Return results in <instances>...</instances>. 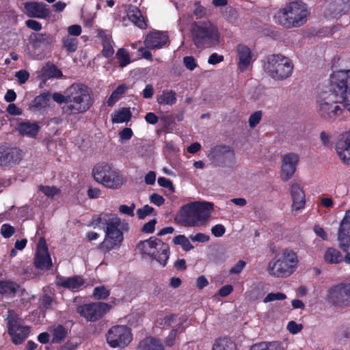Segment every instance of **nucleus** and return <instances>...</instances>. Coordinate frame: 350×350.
I'll return each mask as SVG.
<instances>
[{"instance_id":"nucleus-1","label":"nucleus","mask_w":350,"mask_h":350,"mask_svg":"<svg viewBox=\"0 0 350 350\" xmlns=\"http://www.w3.org/2000/svg\"><path fill=\"white\" fill-rule=\"evenodd\" d=\"M347 76L343 69L335 70L330 75L328 91H323L319 95L318 113L327 120H333L340 116L343 111L338 103H342L347 109V103L350 98L347 92Z\"/></svg>"},{"instance_id":"nucleus-2","label":"nucleus","mask_w":350,"mask_h":350,"mask_svg":"<svg viewBox=\"0 0 350 350\" xmlns=\"http://www.w3.org/2000/svg\"><path fill=\"white\" fill-rule=\"evenodd\" d=\"M52 98L58 104L65 103L62 111L68 116L83 114L94 104L92 90L81 83H72L66 90L64 94L53 93Z\"/></svg>"},{"instance_id":"nucleus-3","label":"nucleus","mask_w":350,"mask_h":350,"mask_svg":"<svg viewBox=\"0 0 350 350\" xmlns=\"http://www.w3.org/2000/svg\"><path fill=\"white\" fill-rule=\"evenodd\" d=\"M105 232L104 241L99 248L105 252L120 248L124 240V232L129 230V225L115 214H101L94 219Z\"/></svg>"},{"instance_id":"nucleus-4","label":"nucleus","mask_w":350,"mask_h":350,"mask_svg":"<svg viewBox=\"0 0 350 350\" xmlns=\"http://www.w3.org/2000/svg\"><path fill=\"white\" fill-rule=\"evenodd\" d=\"M213 211V204L195 202L183 206L176 217L178 222L185 226H200L206 223Z\"/></svg>"},{"instance_id":"nucleus-5","label":"nucleus","mask_w":350,"mask_h":350,"mask_svg":"<svg viewBox=\"0 0 350 350\" xmlns=\"http://www.w3.org/2000/svg\"><path fill=\"white\" fill-rule=\"evenodd\" d=\"M190 36L193 44L198 49L215 46L220 42L218 28L209 21L192 23L190 28Z\"/></svg>"},{"instance_id":"nucleus-6","label":"nucleus","mask_w":350,"mask_h":350,"mask_svg":"<svg viewBox=\"0 0 350 350\" xmlns=\"http://www.w3.org/2000/svg\"><path fill=\"white\" fill-rule=\"evenodd\" d=\"M310 13L307 4L292 1L278 12L276 22L287 29L299 27L306 23Z\"/></svg>"},{"instance_id":"nucleus-7","label":"nucleus","mask_w":350,"mask_h":350,"mask_svg":"<svg viewBox=\"0 0 350 350\" xmlns=\"http://www.w3.org/2000/svg\"><path fill=\"white\" fill-rule=\"evenodd\" d=\"M297 263L296 253L286 249L275 260L269 262L267 271L271 275L276 278H286L295 271Z\"/></svg>"},{"instance_id":"nucleus-8","label":"nucleus","mask_w":350,"mask_h":350,"mask_svg":"<svg viewBox=\"0 0 350 350\" xmlns=\"http://www.w3.org/2000/svg\"><path fill=\"white\" fill-rule=\"evenodd\" d=\"M137 247L142 254L155 259L163 266L166 265L170 256V247L161 239L150 237L139 241Z\"/></svg>"},{"instance_id":"nucleus-9","label":"nucleus","mask_w":350,"mask_h":350,"mask_svg":"<svg viewBox=\"0 0 350 350\" xmlns=\"http://www.w3.org/2000/svg\"><path fill=\"white\" fill-rule=\"evenodd\" d=\"M264 68L271 78L282 80L291 75L293 65L288 57L280 54H273L267 57Z\"/></svg>"},{"instance_id":"nucleus-10","label":"nucleus","mask_w":350,"mask_h":350,"mask_svg":"<svg viewBox=\"0 0 350 350\" xmlns=\"http://www.w3.org/2000/svg\"><path fill=\"white\" fill-rule=\"evenodd\" d=\"M94 180L105 187L116 189L124 183V178L114 170L110 165L101 163H98L92 170Z\"/></svg>"},{"instance_id":"nucleus-11","label":"nucleus","mask_w":350,"mask_h":350,"mask_svg":"<svg viewBox=\"0 0 350 350\" xmlns=\"http://www.w3.org/2000/svg\"><path fill=\"white\" fill-rule=\"evenodd\" d=\"M29 46L27 51L32 59H42L46 51L50 49L55 42V38L49 33L32 32L29 36Z\"/></svg>"},{"instance_id":"nucleus-12","label":"nucleus","mask_w":350,"mask_h":350,"mask_svg":"<svg viewBox=\"0 0 350 350\" xmlns=\"http://www.w3.org/2000/svg\"><path fill=\"white\" fill-rule=\"evenodd\" d=\"M8 323V332L14 345L23 343L27 338L29 327L24 325L23 320L13 311L8 310V317L5 319Z\"/></svg>"},{"instance_id":"nucleus-13","label":"nucleus","mask_w":350,"mask_h":350,"mask_svg":"<svg viewBox=\"0 0 350 350\" xmlns=\"http://www.w3.org/2000/svg\"><path fill=\"white\" fill-rule=\"evenodd\" d=\"M106 338L111 347L124 348L131 342L132 333L126 325H116L108 330Z\"/></svg>"},{"instance_id":"nucleus-14","label":"nucleus","mask_w":350,"mask_h":350,"mask_svg":"<svg viewBox=\"0 0 350 350\" xmlns=\"http://www.w3.org/2000/svg\"><path fill=\"white\" fill-rule=\"evenodd\" d=\"M111 309V306L104 302H94L77 307V311L88 321L100 319Z\"/></svg>"},{"instance_id":"nucleus-15","label":"nucleus","mask_w":350,"mask_h":350,"mask_svg":"<svg viewBox=\"0 0 350 350\" xmlns=\"http://www.w3.org/2000/svg\"><path fill=\"white\" fill-rule=\"evenodd\" d=\"M328 301L335 306H350V284H340L332 286L327 295Z\"/></svg>"},{"instance_id":"nucleus-16","label":"nucleus","mask_w":350,"mask_h":350,"mask_svg":"<svg viewBox=\"0 0 350 350\" xmlns=\"http://www.w3.org/2000/svg\"><path fill=\"white\" fill-rule=\"evenodd\" d=\"M34 265L40 269H49L52 267L51 258L44 238L40 239L38 241Z\"/></svg>"},{"instance_id":"nucleus-17","label":"nucleus","mask_w":350,"mask_h":350,"mask_svg":"<svg viewBox=\"0 0 350 350\" xmlns=\"http://www.w3.org/2000/svg\"><path fill=\"white\" fill-rule=\"evenodd\" d=\"M299 161L297 154H282L280 177L286 182L294 175Z\"/></svg>"},{"instance_id":"nucleus-18","label":"nucleus","mask_w":350,"mask_h":350,"mask_svg":"<svg viewBox=\"0 0 350 350\" xmlns=\"http://www.w3.org/2000/svg\"><path fill=\"white\" fill-rule=\"evenodd\" d=\"M26 15L30 18L46 19L50 15L47 5L42 2L27 1L24 3Z\"/></svg>"},{"instance_id":"nucleus-19","label":"nucleus","mask_w":350,"mask_h":350,"mask_svg":"<svg viewBox=\"0 0 350 350\" xmlns=\"http://www.w3.org/2000/svg\"><path fill=\"white\" fill-rule=\"evenodd\" d=\"M170 43V39L166 32L154 31L149 32L144 40V44L149 49H159Z\"/></svg>"},{"instance_id":"nucleus-20","label":"nucleus","mask_w":350,"mask_h":350,"mask_svg":"<svg viewBox=\"0 0 350 350\" xmlns=\"http://www.w3.org/2000/svg\"><path fill=\"white\" fill-rule=\"evenodd\" d=\"M237 57L239 58L238 68L240 72L245 71L252 62V52L249 47L243 44L237 46Z\"/></svg>"},{"instance_id":"nucleus-21","label":"nucleus","mask_w":350,"mask_h":350,"mask_svg":"<svg viewBox=\"0 0 350 350\" xmlns=\"http://www.w3.org/2000/svg\"><path fill=\"white\" fill-rule=\"evenodd\" d=\"M350 224L344 218L341 223L338 233V240L340 247L344 251L347 252L350 248Z\"/></svg>"},{"instance_id":"nucleus-22","label":"nucleus","mask_w":350,"mask_h":350,"mask_svg":"<svg viewBox=\"0 0 350 350\" xmlns=\"http://www.w3.org/2000/svg\"><path fill=\"white\" fill-rule=\"evenodd\" d=\"M291 194L293 199V210L302 209L306 203L305 193L297 184H293L291 187Z\"/></svg>"},{"instance_id":"nucleus-23","label":"nucleus","mask_w":350,"mask_h":350,"mask_svg":"<svg viewBox=\"0 0 350 350\" xmlns=\"http://www.w3.org/2000/svg\"><path fill=\"white\" fill-rule=\"evenodd\" d=\"M127 16L130 21L142 29L147 28V23L142 16L140 10L135 5H129Z\"/></svg>"},{"instance_id":"nucleus-24","label":"nucleus","mask_w":350,"mask_h":350,"mask_svg":"<svg viewBox=\"0 0 350 350\" xmlns=\"http://www.w3.org/2000/svg\"><path fill=\"white\" fill-rule=\"evenodd\" d=\"M40 129V126H39L38 122H22L18 124V131L23 136L26 135L31 137H35L38 135Z\"/></svg>"},{"instance_id":"nucleus-25","label":"nucleus","mask_w":350,"mask_h":350,"mask_svg":"<svg viewBox=\"0 0 350 350\" xmlns=\"http://www.w3.org/2000/svg\"><path fill=\"white\" fill-rule=\"evenodd\" d=\"M334 144L336 153H350V131L340 133Z\"/></svg>"},{"instance_id":"nucleus-26","label":"nucleus","mask_w":350,"mask_h":350,"mask_svg":"<svg viewBox=\"0 0 350 350\" xmlns=\"http://www.w3.org/2000/svg\"><path fill=\"white\" fill-rule=\"evenodd\" d=\"M84 283L83 280L79 276L70 278L61 277L57 279V284L72 291L78 290Z\"/></svg>"},{"instance_id":"nucleus-27","label":"nucleus","mask_w":350,"mask_h":350,"mask_svg":"<svg viewBox=\"0 0 350 350\" xmlns=\"http://www.w3.org/2000/svg\"><path fill=\"white\" fill-rule=\"evenodd\" d=\"M137 350H165L161 341L156 338L146 337L141 340Z\"/></svg>"},{"instance_id":"nucleus-28","label":"nucleus","mask_w":350,"mask_h":350,"mask_svg":"<svg viewBox=\"0 0 350 350\" xmlns=\"http://www.w3.org/2000/svg\"><path fill=\"white\" fill-rule=\"evenodd\" d=\"M63 77L62 70L55 64L48 62L41 70V77L44 79H60Z\"/></svg>"},{"instance_id":"nucleus-29","label":"nucleus","mask_w":350,"mask_h":350,"mask_svg":"<svg viewBox=\"0 0 350 350\" xmlns=\"http://www.w3.org/2000/svg\"><path fill=\"white\" fill-rule=\"evenodd\" d=\"M350 10V0H335L332 8L331 14L332 17L338 18L346 14Z\"/></svg>"},{"instance_id":"nucleus-30","label":"nucleus","mask_w":350,"mask_h":350,"mask_svg":"<svg viewBox=\"0 0 350 350\" xmlns=\"http://www.w3.org/2000/svg\"><path fill=\"white\" fill-rule=\"evenodd\" d=\"M176 94L172 90H164L157 96V101L159 105H173L176 103Z\"/></svg>"},{"instance_id":"nucleus-31","label":"nucleus","mask_w":350,"mask_h":350,"mask_svg":"<svg viewBox=\"0 0 350 350\" xmlns=\"http://www.w3.org/2000/svg\"><path fill=\"white\" fill-rule=\"evenodd\" d=\"M131 117L132 113L130 108L122 107L111 114V122L113 123H123L129 122Z\"/></svg>"},{"instance_id":"nucleus-32","label":"nucleus","mask_w":350,"mask_h":350,"mask_svg":"<svg viewBox=\"0 0 350 350\" xmlns=\"http://www.w3.org/2000/svg\"><path fill=\"white\" fill-rule=\"evenodd\" d=\"M50 98V94L49 93L40 94L36 96L31 102L29 105L30 110L33 111H37L44 107Z\"/></svg>"},{"instance_id":"nucleus-33","label":"nucleus","mask_w":350,"mask_h":350,"mask_svg":"<svg viewBox=\"0 0 350 350\" xmlns=\"http://www.w3.org/2000/svg\"><path fill=\"white\" fill-rule=\"evenodd\" d=\"M52 342L59 343L64 340L67 334V329L62 325H53L51 327Z\"/></svg>"},{"instance_id":"nucleus-34","label":"nucleus","mask_w":350,"mask_h":350,"mask_svg":"<svg viewBox=\"0 0 350 350\" xmlns=\"http://www.w3.org/2000/svg\"><path fill=\"white\" fill-rule=\"evenodd\" d=\"M250 350H284V347L280 342H262L253 345Z\"/></svg>"},{"instance_id":"nucleus-35","label":"nucleus","mask_w":350,"mask_h":350,"mask_svg":"<svg viewBox=\"0 0 350 350\" xmlns=\"http://www.w3.org/2000/svg\"><path fill=\"white\" fill-rule=\"evenodd\" d=\"M236 345L227 338L217 339L213 346L212 350H235Z\"/></svg>"},{"instance_id":"nucleus-36","label":"nucleus","mask_w":350,"mask_h":350,"mask_svg":"<svg viewBox=\"0 0 350 350\" xmlns=\"http://www.w3.org/2000/svg\"><path fill=\"white\" fill-rule=\"evenodd\" d=\"M127 87L124 84L118 85L111 94L109 96L107 100V104L109 107H112L116 102L125 94Z\"/></svg>"},{"instance_id":"nucleus-37","label":"nucleus","mask_w":350,"mask_h":350,"mask_svg":"<svg viewBox=\"0 0 350 350\" xmlns=\"http://www.w3.org/2000/svg\"><path fill=\"white\" fill-rule=\"evenodd\" d=\"M116 58L120 68H124L131 62L130 55L124 48H120L117 51Z\"/></svg>"},{"instance_id":"nucleus-38","label":"nucleus","mask_w":350,"mask_h":350,"mask_svg":"<svg viewBox=\"0 0 350 350\" xmlns=\"http://www.w3.org/2000/svg\"><path fill=\"white\" fill-rule=\"evenodd\" d=\"M19 286L16 282L9 280L0 281V294H15Z\"/></svg>"},{"instance_id":"nucleus-39","label":"nucleus","mask_w":350,"mask_h":350,"mask_svg":"<svg viewBox=\"0 0 350 350\" xmlns=\"http://www.w3.org/2000/svg\"><path fill=\"white\" fill-rule=\"evenodd\" d=\"M324 259L328 263H338L342 260L340 252L334 248H329L324 254Z\"/></svg>"},{"instance_id":"nucleus-40","label":"nucleus","mask_w":350,"mask_h":350,"mask_svg":"<svg viewBox=\"0 0 350 350\" xmlns=\"http://www.w3.org/2000/svg\"><path fill=\"white\" fill-rule=\"evenodd\" d=\"M21 154H0V166H10L21 160Z\"/></svg>"},{"instance_id":"nucleus-41","label":"nucleus","mask_w":350,"mask_h":350,"mask_svg":"<svg viewBox=\"0 0 350 350\" xmlns=\"http://www.w3.org/2000/svg\"><path fill=\"white\" fill-rule=\"evenodd\" d=\"M62 44L68 52L72 53L77 51L79 42L78 39L68 36L63 38Z\"/></svg>"},{"instance_id":"nucleus-42","label":"nucleus","mask_w":350,"mask_h":350,"mask_svg":"<svg viewBox=\"0 0 350 350\" xmlns=\"http://www.w3.org/2000/svg\"><path fill=\"white\" fill-rule=\"evenodd\" d=\"M173 243L175 245H180L185 251H189L193 249V246L185 235H178L174 237Z\"/></svg>"},{"instance_id":"nucleus-43","label":"nucleus","mask_w":350,"mask_h":350,"mask_svg":"<svg viewBox=\"0 0 350 350\" xmlns=\"http://www.w3.org/2000/svg\"><path fill=\"white\" fill-rule=\"evenodd\" d=\"M222 16L228 22L234 23L238 18V12L235 8L228 6L223 11Z\"/></svg>"},{"instance_id":"nucleus-44","label":"nucleus","mask_w":350,"mask_h":350,"mask_svg":"<svg viewBox=\"0 0 350 350\" xmlns=\"http://www.w3.org/2000/svg\"><path fill=\"white\" fill-rule=\"evenodd\" d=\"M332 134L329 132L323 131L320 133L319 139L321 144L325 148H331L332 147Z\"/></svg>"},{"instance_id":"nucleus-45","label":"nucleus","mask_w":350,"mask_h":350,"mask_svg":"<svg viewBox=\"0 0 350 350\" xmlns=\"http://www.w3.org/2000/svg\"><path fill=\"white\" fill-rule=\"evenodd\" d=\"M93 295L97 299H105L109 295V291L104 286H98L94 289Z\"/></svg>"},{"instance_id":"nucleus-46","label":"nucleus","mask_w":350,"mask_h":350,"mask_svg":"<svg viewBox=\"0 0 350 350\" xmlns=\"http://www.w3.org/2000/svg\"><path fill=\"white\" fill-rule=\"evenodd\" d=\"M286 298V295L282 293H269L263 299L264 303H268L276 300H284Z\"/></svg>"},{"instance_id":"nucleus-47","label":"nucleus","mask_w":350,"mask_h":350,"mask_svg":"<svg viewBox=\"0 0 350 350\" xmlns=\"http://www.w3.org/2000/svg\"><path fill=\"white\" fill-rule=\"evenodd\" d=\"M262 113L261 111H256L250 115L249 118V126L254 128L260 122L262 118Z\"/></svg>"},{"instance_id":"nucleus-48","label":"nucleus","mask_w":350,"mask_h":350,"mask_svg":"<svg viewBox=\"0 0 350 350\" xmlns=\"http://www.w3.org/2000/svg\"><path fill=\"white\" fill-rule=\"evenodd\" d=\"M154 211V208L149 205H145L141 208L137 210V215L139 219H144L146 216L150 215Z\"/></svg>"},{"instance_id":"nucleus-49","label":"nucleus","mask_w":350,"mask_h":350,"mask_svg":"<svg viewBox=\"0 0 350 350\" xmlns=\"http://www.w3.org/2000/svg\"><path fill=\"white\" fill-rule=\"evenodd\" d=\"M39 189L48 197H53L59 191V190L55 187L40 185Z\"/></svg>"},{"instance_id":"nucleus-50","label":"nucleus","mask_w":350,"mask_h":350,"mask_svg":"<svg viewBox=\"0 0 350 350\" xmlns=\"http://www.w3.org/2000/svg\"><path fill=\"white\" fill-rule=\"evenodd\" d=\"M302 329H303L302 324L297 323L294 321H291L290 322H288V323L287 325L288 331L293 334H296L299 333V332L301 331Z\"/></svg>"},{"instance_id":"nucleus-51","label":"nucleus","mask_w":350,"mask_h":350,"mask_svg":"<svg viewBox=\"0 0 350 350\" xmlns=\"http://www.w3.org/2000/svg\"><path fill=\"white\" fill-rule=\"evenodd\" d=\"M102 46L103 49L101 53L103 56L105 58L111 57L114 54V49L113 46L111 45V42L103 44Z\"/></svg>"},{"instance_id":"nucleus-52","label":"nucleus","mask_w":350,"mask_h":350,"mask_svg":"<svg viewBox=\"0 0 350 350\" xmlns=\"http://www.w3.org/2000/svg\"><path fill=\"white\" fill-rule=\"evenodd\" d=\"M233 150L229 146L217 145L211 149V153H232Z\"/></svg>"},{"instance_id":"nucleus-53","label":"nucleus","mask_w":350,"mask_h":350,"mask_svg":"<svg viewBox=\"0 0 350 350\" xmlns=\"http://www.w3.org/2000/svg\"><path fill=\"white\" fill-rule=\"evenodd\" d=\"M14 228L10 224H3L1 229V233L4 238H10L14 233Z\"/></svg>"},{"instance_id":"nucleus-54","label":"nucleus","mask_w":350,"mask_h":350,"mask_svg":"<svg viewBox=\"0 0 350 350\" xmlns=\"http://www.w3.org/2000/svg\"><path fill=\"white\" fill-rule=\"evenodd\" d=\"M158 184L163 187L168 189L170 191L174 192L175 188L172 182L165 177H159L158 178Z\"/></svg>"},{"instance_id":"nucleus-55","label":"nucleus","mask_w":350,"mask_h":350,"mask_svg":"<svg viewBox=\"0 0 350 350\" xmlns=\"http://www.w3.org/2000/svg\"><path fill=\"white\" fill-rule=\"evenodd\" d=\"M185 66L189 70H193L197 67V63L193 56H186L183 58Z\"/></svg>"},{"instance_id":"nucleus-56","label":"nucleus","mask_w":350,"mask_h":350,"mask_svg":"<svg viewBox=\"0 0 350 350\" xmlns=\"http://www.w3.org/2000/svg\"><path fill=\"white\" fill-rule=\"evenodd\" d=\"M15 77L20 84H24L29 78V73L26 70H21L16 72Z\"/></svg>"},{"instance_id":"nucleus-57","label":"nucleus","mask_w":350,"mask_h":350,"mask_svg":"<svg viewBox=\"0 0 350 350\" xmlns=\"http://www.w3.org/2000/svg\"><path fill=\"white\" fill-rule=\"evenodd\" d=\"M97 36L99 38V40L101 42L102 45L111 42V36L109 34H107L106 31H104L103 29H98L97 32Z\"/></svg>"},{"instance_id":"nucleus-58","label":"nucleus","mask_w":350,"mask_h":350,"mask_svg":"<svg viewBox=\"0 0 350 350\" xmlns=\"http://www.w3.org/2000/svg\"><path fill=\"white\" fill-rule=\"evenodd\" d=\"M189 239L193 242L206 243L210 239V237L204 233H197L195 235H190Z\"/></svg>"},{"instance_id":"nucleus-59","label":"nucleus","mask_w":350,"mask_h":350,"mask_svg":"<svg viewBox=\"0 0 350 350\" xmlns=\"http://www.w3.org/2000/svg\"><path fill=\"white\" fill-rule=\"evenodd\" d=\"M135 208V204L132 203L130 206L126 205H120L119 206V211L123 214H126L129 216H134V209Z\"/></svg>"},{"instance_id":"nucleus-60","label":"nucleus","mask_w":350,"mask_h":350,"mask_svg":"<svg viewBox=\"0 0 350 350\" xmlns=\"http://www.w3.org/2000/svg\"><path fill=\"white\" fill-rule=\"evenodd\" d=\"M157 222V219H153L150 220V221L146 223L143 226V227L142 228V231L145 233H152L154 231V227H155Z\"/></svg>"},{"instance_id":"nucleus-61","label":"nucleus","mask_w":350,"mask_h":350,"mask_svg":"<svg viewBox=\"0 0 350 350\" xmlns=\"http://www.w3.org/2000/svg\"><path fill=\"white\" fill-rule=\"evenodd\" d=\"M133 135V131L130 128H124L119 132V136L122 141L129 140Z\"/></svg>"},{"instance_id":"nucleus-62","label":"nucleus","mask_w":350,"mask_h":350,"mask_svg":"<svg viewBox=\"0 0 350 350\" xmlns=\"http://www.w3.org/2000/svg\"><path fill=\"white\" fill-rule=\"evenodd\" d=\"M26 26L36 31H39L42 29V24L37 21L29 19L25 21Z\"/></svg>"},{"instance_id":"nucleus-63","label":"nucleus","mask_w":350,"mask_h":350,"mask_svg":"<svg viewBox=\"0 0 350 350\" xmlns=\"http://www.w3.org/2000/svg\"><path fill=\"white\" fill-rule=\"evenodd\" d=\"M245 262L240 260L236 265H234L230 270V274H239L242 271L243 268L245 267Z\"/></svg>"},{"instance_id":"nucleus-64","label":"nucleus","mask_w":350,"mask_h":350,"mask_svg":"<svg viewBox=\"0 0 350 350\" xmlns=\"http://www.w3.org/2000/svg\"><path fill=\"white\" fill-rule=\"evenodd\" d=\"M226 232L225 227L221 224H217L211 228L212 234L216 237H220L224 234Z\"/></svg>"}]
</instances>
